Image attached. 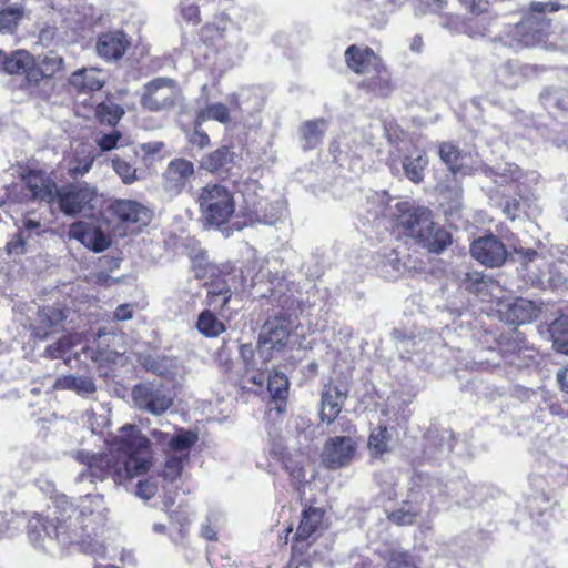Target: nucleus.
<instances>
[{"label":"nucleus","mask_w":568,"mask_h":568,"mask_svg":"<svg viewBox=\"0 0 568 568\" xmlns=\"http://www.w3.org/2000/svg\"><path fill=\"white\" fill-rule=\"evenodd\" d=\"M54 499L45 516L34 515L28 524V535L37 547L52 551L54 544L82 545L87 551L104 556V549L93 539L102 530L106 516L101 499Z\"/></svg>","instance_id":"f257e3e1"},{"label":"nucleus","mask_w":568,"mask_h":568,"mask_svg":"<svg viewBox=\"0 0 568 568\" xmlns=\"http://www.w3.org/2000/svg\"><path fill=\"white\" fill-rule=\"evenodd\" d=\"M26 187L33 200L48 204H57L67 216L94 209L98 189L85 181H75L58 186L57 183L41 171H31L23 178Z\"/></svg>","instance_id":"f03ea898"},{"label":"nucleus","mask_w":568,"mask_h":568,"mask_svg":"<svg viewBox=\"0 0 568 568\" xmlns=\"http://www.w3.org/2000/svg\"><path fill=\"white\" fill-rule=\"evenodd\" d=\"M271 284L273 287L270 290L268 298L271 302H276L280 310H272L258 333L257 348L264 363L286 348L288 338L295 328L292 316L287 313V310L293 306L294 300L291 294L283 291V288H287L284 277H275L271 280Z\"/></svg>","instance_id":"7ed1b4c3"},{"label":"nucleus","mask_w":568,"mask_h":568,"mask_svg":"<svg viewBox=\"0 0 568 568\" xmlns=\"http://www.w3.org/2000/svg\"><path fill=\"white\" fill-rule=\"evenodd\" d=\"M397 210L396 227L429 252L440 253L452 243L450 233L434 223L429 209L398 203Z\"/></svg>","instance_id":"20e7f679"},{"label":"nucleus","mask_w":568,"mask_h":568,"mask_svg":"<svg viewBox=\"0 0 568 568\" xmlns=\"http://www.w3.org/2000/svg\"><path fill=\"white\" fill-rule=\"evenodd\" d=\"M559 10H568V1H532L530 3L531 13L520 22L509 26L504 34L498 37V41L501 45L513 50L538 44L548 33L550 27L549 20L538 16Z\"/></svg>","instance_id":"39448f33"},{"label":"nucleus","mask_w":568,"mask_h":568,"mask_svg":"<svg viewBox=\"0 0 568 568\" xmlns=\"http://www.w3.org/2000/svg\"><path fill=\"white\" fill-rule=\"evenodd\" d=\"M196 202L203 222L210 226H222L235 212L233 193L221 184H207L202 187Z\"/></svg>","instance_id":"423d86ee"},{"label":"nucleus","mask_w":568,"mask_h":568,"mask_svg":"<svg viewBox=\"0 0 568 568\" xmlns=\"http://www.w3.org/2000/svg\"><path fill=\"white\" fill-rule=\"evenodd\" d=\"M134 406L153 416L166 413L174 402L173 390L160 381H145L138 383L132 388Z\"/></svg>","instance_id":"0eeeda50"},{"label":"nucleus","mask_w":568,"mask_h":568,"mask_svg":"<svg viewBox=\"0 0 568 568\" xmlns=\"http://www.w3.org/2000/svg\"><path fill=\"white\" fill-rule=\"evenodd\" d=\"M150 440L135 425H124L119 437V450L126 456L124 468L130 477L148 471L150 463L139 454L149 449Z\"/></svg>","instance_id":"6e6552de"},{"label":"nucleus","mask_w":568,"mask_h":568,"mask_svg":"<svg viewBox=\"0 0 568 568\" xmlns=\"http://www.w3.org/2000/svg\"><path fill=\"white\" fill-rule=\"evenodd\" d=\"M181 97V90L175 80L159 77L143 85L140 104L150 112H160L175 106Z\"/></svg>","instance_id":"1a4fd4ad"},{"label":"nucleus","mask_w":568,"mask_h":568,"mask_svg":"<svg viewBox=\"0 0 568 568\" xmlns=\"http://www.w3.org/2000/svg\"><path fill=\"white\" fill-rule=\"evenodd\" d=\"M1 71L8 74H24V88L32 90L42 81V73L37 69V61L28 51L16 50L10 54L3 51Z\"/></svg>","instance_id":"9d476101"},{"label":"nucleus","mask_w":568,"mask_h":568,"mask_svg":"<svg viewBox=\"0 0 568 568\" xmlns=\"http://www.w3.org/2000/svg\"><path fill=\"white\" fill-rule=\"evenodd\" d=\"M438 155L450 172V176L471 175L479 170L480 161L477 153L463 152L452 142H443L438 146Z\"/></svg>","instance_id":"9b49d317"},{"label":"nucleus","mask_w":568,"mask_h":568,"mask_svg":"<svg viewBox=\"0 0 568 568\" xmlns=\"http://www.w3.org/2000/svg\"><path fill=\"white\" fill-rule=\"evenodd\" d=\"M470 255L485 266L499 267L506 262L508 253L499 237L489 233L473 241Z\"/></svg>","instance_id":"f8f14e48"},{"label":"nucleus","mask_w":568,"mask_h":568,"mask_svg":"<svg viewBox=\"0 0 568 568\" xmlns=\"http://www.w3.org/2000/svg\"><path fill=\"white\" fill-rule=\"evenodd\" d=\"M67 314L62 308L43 306L37 312V317L31 323V336L34 341L42 342L50 335L59 333L64 327Z\"/></svg>","instance_id":"ddd939ff"},{"label":"nucleus","mask_w":568,"mask_h":568,"mask_svg":"<svg viewBox=\"0 0 568 568\" xmlns=\"http://www.w3.org/2000/svg\"><path fill=\"white\" fill-rule=\"evenodd\" d=\"M356 452V443L351 436H335L324 444L322 460L329 469L346 466Z\"/></svg>","instance_id":"4468645a"},{"label":"nucleus","mask_w":568,"mask_h":568,"mask_svg":"<svg viewBox=\"0 0 568 568\" xmlns=\"http://www.w3.org/2000/svg\"><path fill=\"white\" fill-rule=\"evenodd\" d=\"M193 175V162L183 158L173 159L169 162L165 171L163 172V189L170 195H179L186 187Z\"/></svg>","instance_id":"2eb2a0df"},{"label":"nucleus","mask_w":568,"mask_h":568,"mask_svg":"<svg viewBox=\"0 0 568 568\" xmlns=\"http://www.w3.org/2000/svg\"><path fill=\"white\" fill-rule=\"evenodd\" d=\"M347 397L348 390L345 386L333 382L324 384L321 392V422L326 425L333 424L342 412Z\"/></svg>","instance_id":"dca6fc26"},{"label":"nucleus","mask_w":568,"mask_h":568,"mask_svg":"<svg viewBox=\"0 0 568 568\" xmlns=\"http://www.w3.org/2000/svg\"><path fill=\"white\" fill-rule=\"evenodd\" d=\"M397 202L396 204H398ZM359 216L367 223L377 220L381 216H389L396 224V217L398 215L397 205L395 211L390 206V196L387 192L368 191L365 194L364 202L358 209Z\"/></svg>","instance_id":"f3484780"},{"label":"nucleus","mask_w":568,"mask_h":568,"mask_svg":"<svg viewBox=\"0 0 568 568\" xmlns=\"http://www.w3.org/2000/svg\"><path fill=\"white\" fill-rule=\"evenodd\" d=\"M345 63L349 70L363 77L371 74L383 60L366 45L352 44L344 52Z\"/></svg>","instance_id":"a211bd4d"},{"label":"nucleus","mask_w":568,"mask_h":568,"mask_svg":"<svg viewBox=\"0 0 568 568\" xmlns=\"http://www.w3.org/2000/svg\"><path fill=\"white\" fill-rule=\"evenodd\" d=\"M68 236L79 241L95 253H101L111 245V240L104 231L81 221L70 225Z\"/></svg>","instance_id":"6ab92c4d"},{"label":"nucleus","mask_w":568,"mask_h":568,"mask_svg":"<svg viewBox=\"0 0 568 568\" xmlns=\"http://www.w3.org/2000/svg\"><path fill=\"white\" fill-rule=\"evenodd\" d=\"M138 362L148 373L168 381H174L181 372V364L173 356L143 353L139 354Z\"/></svg>","instance_id":"aec40b11"},{"label":"nucleus","mask_w":568,"mask_h":568,"mask_svg":"<svg viewBox=\"0 0 568 568\" xmlns=\"http://www.w3.org/2000/svg\"><path fill=\"white\" fill-rule=\"evenodd\" d=\"M105 73L97 68H82L69 77V85L79 94H89L102 89L105 84Z\"/></svg>","instance_id":"412c9836"},{"label":"nucleus","mask_w":568,"mask_h":568,"mask_svg":"<svg viewBox=\"0 0 568 568\" xmlns=\"http://www.w3.org/2000/svg\"><path fill=\"white\" fill-rule=\"evenodd\" d=\"M130 41L122 31L102 33L97 41V53L105 61L120 60L128 48Z\"/></svg>","instance_id":"4be33fe9"},{"label":"nucleus","mask_w":568,"mask_h":568,"mask_svg":"<svg viewBox=\"0 0 568 568\" xmlns=\"http://www.w3.org/2000/svg\"><path fill=\"white\" fill-rule=\"evenodd\" d=\"M163 506L172 525H175L178 528V531L171 535V540L178 546L186 547L191 524L187 509L184 505L174 507V499H164Z\"/></svg>","instance_id":"5701e85b"},{"label":"nucleus","mask_w":568,"mask_h":568,"mask_svg":"<svg viewBox=\"0 0 568 568\" xmlns=\"http://www.w3.org/2000/svg\"><path fill=\"white\" fill-rule=\"evenodd\" d=\"M110 209L122 223L146 224L151 219V211L134 200L118 199L112 202Z\"/></svg>","instance_id":"b1692460"},{"label":"nucleus","mask_w":568,"mask_h":568,"mask_svg":"<svg viewBox=\"0 0 568 568\" xmlns=\"http://www.w3.org/2000/svg\"><path fill=\"white\" fill-rule=\"evenodd\" d=\"M367 93L376 97L386 98L394 91L392 75L384 62L379 64L371 74L363 78L358 85Z\"/></svg>","instance_id":"393cba45"},{"label":"nucleus","mask_w":568,"mask_h":568,"mask_svg":"<svg viewBox=\"0 0 568 568\" xmlns=\"http://www.w3.org/2000/svg\"><path fill=\"white\" fill-rule=\"evenodd\" d=\"M440 206L444 213L449 216L457 215L463 207V186L457 176H447L439 185Z\"/></svg>","instance_id":"a878e982"},{"label":"nucleus","mask_w":568,"mask_h":568,"mask_svg":"<svg viewBox=\"0 0 568 568\" xmlns=\"http://www.w3.org/2000/svg\"><path fill=\"white\" fill-rule=\"evenodd\" d=\"M88 468L80 474L81 480L87 478L100 479L101 481L111 478L113 484H116V476L120 474L118 464L113 463L108 456H90Z\"/></svg>","instance_id":"bb28decb"},{"label":"nucleus","mask_w":568,"mask_h":568,"mask_svg":"<svg viewBox=\"0 0 568 568\" xmlns=\"http://www.w3.org/2000/svg\"><path fill=\"white\" fill-rule=\"evenodd\" d=\"M539 310L535 303L525 300L517 298L515 302L507 305L504 312V320L509 325H523L532 322L538 316Z\"/></svg>","instance_id":"cd10ccee"},{"label":"nucleus","mask_w":568,"mask_h":568,"mask_svg":"<svg viewBox=\"0 0 568 568\" xmlns=\"http://www.w3.org/2000/svg\"><path fill=\"white\" fill-rule=\"evenodd\" d=\"M409 491L412 495H429L430 497L448 494L447 485L440 479L418 471H416L410 478Z\"/></svg>","instance_id":"c85d7f7f"},{"label":"nucleus","mask_w":568,"mask_h":568,"mask_svg":"<svg viewBox=\"0 0 568 568\" xmlns=\"http://www.w3.org/2000/svg\"><path fill=\"white\" fill-rule=\"evenodd\" d=\"M327 131V121L323 118L308 120L300 126V138L303 150H313L317 148Z\"/></svg>","instance_id":"c756f323"},{"label":"nucleus","mask_w":568,"mask_h":568,"mask_svg":"<svg viewBox=\"0 0 568 568\" xmlns=\"http://www.w3.org/2000/svg\"><path fill=\"white\" fill-rule=\"evenodd\" d=\"M234 162V153L229 146H221L207 153L201 160V168L210 173H225Z\"/></svg>","instance_id":"7c9ffc66"},{"label":"nucleus","mask_w":568,"mask_h":568,"mask_svg":"<svg viewBox=\"0 0 568 568\" xmlns=\"http://www.w3.org/2000/svg\"><path fill=\"white\" fill-rule=\"evenodd\" d=\"M154 437H160L162 440L168 439L166 445L174 455H189V450L197 442V434L193 430H181L172 436L160 430L153 432Z\"/></svg>","instance_id":"2f4dec72"},{"label":"nucleus","mask_w":568,"mask_h":568,"mask_svg":"<svg viewBox=\"0 0 568 568\" xmlns=\"http://www.w3.org/2000/svg\"><path fill=\"white\" fill-rule=\"evenodd\" d=\"M427 165L428 158L426 153L420 150L405 155L402 163L406 178L414 183H420L424 180V171Z\"/></svg>","instance_id":"473e14b6"},{"label":"nucleus","mask_w":568,"mask_h":568,"mask_svg":"<svg viewBox=\"0 0 568 568\" xmlns=\"http://www.w3.org/2000/svg\"><path fill=\"white\" fill-rule=\"evenodd\" d=\"M324 521V510L317 507H308L303 511L301 524L296 531V538L307 539L317 529L322 528Z\"/></svg>","instance_id":"72a5a7b5"},{"label":"nucleus","mask_w":568,"mask_h":568,"mask_svg":"<svg viewBox=\"0 0 568 568\" xmlns=\"http://www.w3.org/2000/svg\"><path fill=\"white\" fill-rule=\"evenodd\" d=\"M420 509L413 499H403L394 509H386L389 520L397 525H412L415 523Z\"/></svg>","instance_id":"f704fd0d"},{"label":"nucleus","mask_w":568,"mask_h":568,"mask_svg":"<svg viewBox=\"0 0 568 568\" xmlns=\"http://www.w3.org/2000/svg\"><path fill=\"white\" fill-rule=\"evenodd\" d=\"M115 337V334L109 332L106 328H99L93 341L95 348L87 347L83 352L87 354V357L91 358L93 362L109 361L110 342Z\"/></svg>","instance_id":"c9c22d12"},{"label":"nucleus","mask_w":568,"mask_h":568,"mask_svg":"<svg viewBox=\"0 0 568 568\" xmlns=\"http://www.w3.org/2000/svg\"><path fill=\"white\" fill-rule=\"evenodd\" d=\"M196 328L205 337L214 338L225 331V325L211 310H204L199 314Z\"/></svg>","instance_id":"e433bc0d"},{"label":"nucleus","mask_w":568,"mask_h":568,"mask_svg":"<svg viewBox=\"0 0 568 568\" xmlns=\"http://www.w3.org/2000/svg\"><path fill=\"white\" fill-rule=\"evenodd\" d=\"M478 172H481L486 176H495V182L500 185L510 181H517L521 178L519 166L513 163L506 164L500 171H498L480 162Z\"/></svg>","instance_id":"4c0bfd02"},{"label":"nucleus","mask_w":568,"mask_h":568,"mask_svg":"<svg viewBox=\"0 0 568 568\" xmlns=\"http://www.w3.org/2000/svg\"><path fill=\"white\" fill-rule=\"evenodd\" d=\"M195 119L197 125H202L204 122L210 120H214L220 123H227L230 121V111L227 106L221 102L212 103L200 109Z\"/></svg>","instance_id":"58836bf2"},{"label":"nucleus","mask_w":568,"mask_h":568,"mask_svg":"<svg viewBox=\"0 0 568 568\" xmlns=\"http://www.w3.org/2000/svg\"><path fill=\"white\" fill-rule=\"evenodd\" d=\"M549 333L557 352L568 355V316L554 321L549 326Z\"/></svg>","instance_id":"ea45409f"},{"label":"nucleus","mask_w":568,"mask_h":568,"mask_svg":"<svg viewBox=\"0 0 568 568\" xmlns=\"http://www.w3.org/2000/svg\"><path fill=\"white\" fill-rule=\"evenodd\" d=\"M95 115L101 123L114 126L124 115V109L111 100H105L97 105Z\"/></svg>","instance_id":"a19ab883"},{"label":"nucleus","mask_w":568,"mask_h":568,"mask_svg":"<svg viewBox=\"0 0 568 568\" xmlns=\"http://www.w3.org/2000/svg\"><path fill=\"white\" fill-rule=\"evenodd\" d=\"M73 344L71 337L62 336L52 344L47 345L42 357L49 359H63L67 365L71 362V356H67L72 349Z\"/></svg>","instance_id":"79ce46f5"},{"label":"nucleus","mask_w":568,"mask_h":568,"mask_svg":"<svg viewBox=\"0 0 568 568\" xmlns=\"http://www.w3.org/2000/svg\"><path fill=\"white\" fill-rule=\"evenodd\" d=\"M24 10L22 6H10L0 11V32L11 33L22 20Z\"/></svg>","instance_id":"37998d69"},{"label":"nucleus","mask_w":568,"mask_h":568,"mask_svg":"<svg viewBox=\"0 0 568 568\" xmlns=\"http://www.w3.org/2000/svg\"><path fill=\"white\" fill-rule=\"evenodd\" d=\"M189 460V455H168L162 469V477L170 483L180 478L185 463Z\"/></svg>","instance_id":"c03bdc74"},{"label":"nucleus","mask_w":568,"mask_h":568,"mask_svg":"<svg viewBox=\"0 0 568 568\" xmlns=\"http://www.w3.org/2000/svg\"><path fill=\"white\" fill-rule=\"evenodd\" d=\"M284 206L281 202L262 203L260 202L255 209L258 221L267 225H274L283 215Z\"/></svg>","instance_id":"a18cd8bd"},{"label":"nucleus","mask_w":568,"mask_h":568,"mask_svg":"<svg viewBox=\"0 0 568 568\" xmlns=\"http://www.w3.org/2000/svg\"><path fill=\"white\" fill-rule=\"evenodd\" d=\"M368 448L373 455L378 456L388 449L387 427L378 426L374 428L368 437Z\"/></svg>","instance_id":"49530a36"},{"label":"nucleus","mask_w":568,"mask_h":568,"mask_svg":"<svg viewBox=\"0 0 568 568\" xmlns=\"http://www.w3.org/2000/svg\"><path fill=\"white\" fill-rule=\"evenodd\" d=\"M63 65V58L55 52H49L43 58H39L37 69L42 73V80L52 77L55 72L61 70Z\"/></svg>","instance_id":"de8ad7c7"},{"label":"nucleus","mask_w":568,"mask_h":568,"mask_svg":"<svg viewBox=\"0 0 568 568\" xmlns=\"http://www.w3.org/2000/svg\"><path fill=\"white\" fill-rule=\"evenodd\" d=\"M111 164L124 184H132L138 180L136 169L130 162L115 155L112 158Z\"/></svg>","instance_id":"09e8293b"},{"label":"nucleus","mask_w":568,"mask_h":568,"mask_svg":"<svg viewBox=\"0 0 568 568\" xmlns=\"http://www.w3.org/2000/svg\"><path fill=\"white\" fill-rule=\"evenodd\" d=\"M385 568H417L408 552L392 550Z\"/></svg>","instance_id":"8fccbe9b"},{"label":"nucleus","mask_w":568,"mask_h":568,"mask_svg":"<svg viewBox=\"0 0 568 568\" xmlns=\"http://www.w3.org/2000/svg\"><path fill=\"white\" fill-rule=\"evenodd\" d=\"M488 282H490V278L479 272H468L465 278L467 290L477 294L481 293L487 287Z\"/></svg>","instance_id":"3c124183"},{"label":"nucleus","mask_w":568,"mask_h":568,"mask_svg":"<svg viewBox=\"0 0 568 568\" xmlns=\"http://www.w3.org/2000/svg\"><path fill=\"white\" fill-rule=\"evenodd\" d=\"M375 480L381 486L382 494L390 497L393 494L397 495L395 490V478L390 471H381L376 474Z\"/></svg>","instance_id":"603ef678"},{"label":"nucleus","mask_w":568,"mask_h":568,"mask_svg":"<svg viewBox=\"0 0 568 568\" xmlns=\"http://www.w3.org/2000/svg\"><path fill=\"white\" fill-rule=\"evenodd\" d=\"M30 235H24L23 231H18L7 243L6 247L11 255H21L26 252L27 241Z\"/></svg>","instance_id":"864d4df0"},{"label":"nucleus","mask_w":568,"mask_h":568,"mask_svg":"<svg viewBox=\"0 0 568 568\" xmlns=\"http://www.w3.org/2000/svg\"><path fill=\"white\" fill-rule=\"evenodd\" d=\"M73 392L79 396L88 397L97 392V386L92 377L77 376Z\"/></svg>","instance_id":"5fc2aeb1"},{"label":"nucleus","mask_w":568,"mask_h":568,"mask_svg":"<svg viewBox=\"0 0 568 568\" xmlns=\"http://www.w3.org/2000/svg\"><path fill=\"white\" fill-rule=\"evenodd\" d=\"M180 8L181 16L187 23L197 24L201 21L199 6L195 3L183 0Z\"/></svg>","instance_id":"6e6d98bb"},{"label":"nucleus","mask_w":568,"mask_h":568,"mask_svg":"<svg viewBox=\"0 0 568 568\" xmlns=\"http://www.w3.org/2000/svg\"><path fill=\"white\" fill-rule=\"evenodd\" d=\"M94 158L87 155L84 158H77L74 161H72L69 165V173L70 175H82L90 171L92 168Z\"/></svg>","instance_id":"4d7b16f0"},{"label":"nucleus","mask_w":568,"mask_h":568,"mask_svg":"<svg viewBox=\"0 0 568 568\" xmlns=\"http://www.w3.org/2000/svg\"><path fill=\"white\" fill-rule=\"evenodd\" d=\"M121 133L116 130L97 138V144L101 151L106 152L116 148Z\"/></svg>","instance_id":"13d9d810"},{"label":"nucleus","mask_w":568,"mask_h":568,"mask_svg":"<svg viewBox=\"0 0 568 568\" xmlns=\"http://www.w3.org/2000/svg\"><path fill=\"white\" fill-rule=\"evenodd\" d=\"M207 295H213V296H217V297L231 295V297H232L233 293L227 284V282L225 281V278L219 277L209 284Z\"/></svg>","instance_id":"bf43d9fd"},{"label":"nucleus","mask_w":568,"mask_h":568,"mask_svg":"<svg viewBox=\"0 0 568 568\" xmlns=\"http://www.w3.org/2000/svg\"><path fill=\"white\" fill-rule=\"evenodd\" d=\"M240 356L245 365L246 372L258 369L254 359V348L252 344H242L240 346Z\"/></svg>","instance_id":"052dcab7"},{"label":"nucleus","mask_w":568,"mask_h":568,"mask_svg":"<svg viewBox=\"0 0 568 568\" xmlns=\"http://www.w3.org/2000/svg\"><path fill=\"white\" fill-rule=\"evenodd\" d=\"M202 125L196 124L194 120V131L191 133L189 141L192 145L203 149L210 144L209 135L201 129Z\"/></svg>","instance_id":"680f3d73"},{"label":"nucleus","mask_w":568,"mask_h":568,"mask_svg":"<svg viewBox=\"0 0 568 568\" xmlns=\"http://www.w3.org/2000/svg\"><path fill=\"white\" fill-rule=\"evenodd\" d=\"M232 297L231 295L226 296H213V295H206V304L209 307H211L214 311H219L222 316L225 315L227 305L231 302Z\"/></svg>","instance_id":"e2e57ef3"},{"label":"nucleus","mask_w":568,"mask_h":568,"mask_svg":"<svg viewBox=\"0 0 568 568\" xmlns=\"http://www.w3.org/2000/svg\"><path fill=\"white\" fill-rule=\"evenodd\" d=\"M217 521L216 515H209L205 521L201 525V536L206 540H216V530L214 528Z\"/></svg>","instance_id":"0e129e2a"},{"label":"nucleus","mask_w":568,"mask_h":568,"mask_svg":"<svg viewBox=\"0 0 568 568\" xmlns=\"http://www.w3.org/2000/svg\"><path fill=\"white\" fill-rule=\"evenodd\" d=\"M459 2L465 9L476 16L486 13L489 6L487 0H459Z\"/></svg>","instance_id":"69168bd1"},{"label":"nucleus","mask_w":568,"mask_h":568,"mask_svg":"<svg viewBox=\"0 0 568 568\" xmlns=\"http://www.w3.org/2000/svg\"><path fill=\"white\" fill-rule=\"evenodd\" d=\"M75 378H77V375H73V374L60 376V377L55 378V381L51 387L53 389H59V390H73L74 385H75Z\"/></svg>","instance_id":"338daca9"},{"label":"nucleus","mask_w":568,"mask_h":568,"mask_svg":"<svg viewBox=\"0 0 568 568\" xmlns=\"http://www.w3.org/2000/svg\"><path fill=\"white\" fill-rule=\"evenodd\" d=\"M285 469L288 473V475L294 480L295 485H300L305 481V471L302 466L298 464L294 466H290L288 464H285Z\"/></svg>","instance_id":"774afa93"}]
</instances>
